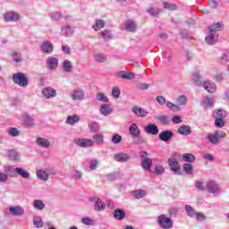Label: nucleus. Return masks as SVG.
Returning <instances> with one entry per match:
<instances>
[{
  "label": "nucleus",
  "mask_w": 229,
  "mask_h": 229,
  "mask_svg": "<svg viewBox=\"0 0 229 229\" xmlns=\"http://www.w3.org/2000/svg\"><path fill=\"white\" fill-rule=\"evenodd\" d=\"M106 178L109 182H114L116 178H119V174L117 172L108 174L106 175Z\"/></svg>",
  "instance_id": "nucleus-58"
},
{
  "label": "nucleus",
  "mask_w": 229,
  "mask_h": 229,
  "mask_svg": "<svg viewBox=\"0 0 229 229\" xmlns=\"http://www.w3.org/2000/svg\"><path fill=\"white\" fill-rule=\"evenodd\" d=\"M203 105H205V106H214V99L206 97L203 100Z\"/></svg>",
  "instance_id": "nucleus-61"
},
{
  "label": "nucleus",
  "mask_w": 229,
  "mask_h": 229,
  "mask_svg": "<svg viewBox=\"0 0 229 229\" xmlns=\"http://www.w3.org/2000/svg\"><path fill=\"white\" fill-rule=\"evenodd\" d=\"M90 201L94 203V210H96V212H103V210L106 208L105 203L98 197L90 199Z\"/></svg>",
  "instance_id": "nucleus-7"
},
{
  "label": "nucleus",
  "mask_w": 229,
  "mask_h": 229,
  "mask_svg": "<svg viewBox=\"0 0 229 229\" xmlns=\"http://www.w3.org/2000/svg\"><path fill=\"white\" fill-rule=\"evenodd\" d=\"M47 64L49 71H56L58 69V58L48 57L47 59Z\"/></svg>",
  "instance_id": "nucleus-17"
},
{
  "label": "nucleus",
  "mask_w": 229,
  "mask_h": 229,
  "mask_svg": "<svg viewBox=\"0 0 229 229\" xmlns=\"http://www.w3.org/2000/svg\"><path fill=\"white\" fill-rule=\"evenodd\" d=\"M21 119L25 128H33L35 125V119L28 113H23L21 116Z\"/></svg>",
  "instance_id": "nucleus-5"
},
{
  "label": "nucleus",
  "mask_w": 229,
  "mask_h": 229,
  "mask_svg": "<svg viewBox=\"0 0 229 229\" xmlns=\"http://www.w3.org/2000/svg\"><path fill=\"white\" fill-rule=\"evenodd\" d=\"M184 208H185L187 216H189L190 217L196 216V211L194 210V208H192V207H191L189 205H185Z\"/></svg>",
  "instance_id": "nucleus-49"
},
{
  "label": "nucleus",
  "mask_w": 229,
  "mask_h": 229,
  "mask_svg": "<svg viewBox=\"0 0 229 229\" xmlns=\"http://www.w3.org/2000/svg\"><path fill=\"white\" fill-rule=\"evenodd\" d=\"M74 33V29L71 27L70 25H64L61 28V35H66L68 37H71Z\"/></svg>",
  "instance_id": "nucleus-33"
},
{
  "label": "nucleus",
  "mask_w": 229,
  "mask_h": 229,
  "mask_svg": "<svg viewBox=\"0 0 229 229\" xmlns=\"http://www.w3.org/2000/svg\"><path fill=\"white\" fill-rule=\"evenodd\" d=\"M226 115H227L226 111L223 109H215L213 112L214 119H225Z\"/></svg>",
  "instance_id": "nucleus-32"
},
{
  "label": "nucleus",
  "mask_w": 229,
  "mask_h": 229,
  "mask_svg": "<svg viewBox=\"0 0 229 229\" xmlns=\"http://www.w3.org/2000/svg\"><path fill=\"white\" fill-rule=\"evenodd\" d=\"M8 158L13 162H19L21 160V155L17 152V149L8 150Z\"/></svg>",
  "instance_id": "nucleus-23"
},
{
  "label": "nucleus",
  "mask_w": 229,
  "mask_h": 229,
  "mask_svg": "<svg viewBox=\"0 0 229 229\" xmlns=\"http://www.w3.org/2000/svg\"><path fill=\"white\" fill-rule=\"evenodd\" d=\"M76 123H80V116L77 114L69 115L66 119V124H70L71 126H73Z\"/></svg>",
  "instance_id": "nucleus-40"
},
{
  "label": "nucleus",
  "mask_w": 229,
  "mask_h": 229,
  "mask_svg": "<svg viewBox=\"0 0 229 229\" xmlns=\"http://www.w3.org/2000/svg\"><path fill=\"white\" fill-rule=\"evenodd\" d=\"M8 134L11 137H19L21 135V131L15 127H11L8 131Z\"/></svg>",
  "instance_id": "nucleus-53"
},
{
  "label": "nucleus",
  "mask_w": 229,
  "mask_h": 229,
  "mask_svg": "<svg viewBox=\"0 0 229 229\" xmlns=\"http://www.w3.org/2000/svg\"><path fill=\"white\" fill-rule=\"evenodd\" d=\"M130 158H131V157L127 153H117L114 156V160H115V162L125 163L128 162Z\"/></svg>",
  "instance_id": "nucleus-18"
},
{
  "label": "nucleus",
  "mask_w": 229,
  "mask_h": 229,
  "mask_svg": "<svg viewBox=\"0 0 229 229\" xmlns=\"http://www.w3.org/2000/svg\"><path fill=\"white\" fill-rule=\"evenodd\" d=\"M99 113L101 115H104V117H108V115L114 113V107L108 104H103L99 108Z\"/></svg>",
  "instance_id": "nucleus-11"
},
{
  "label": "nucleus",
  "mask_w": 229,
  "mask_h": 229,
  "mask_svg": "<svg viewBox=\"0 0 229 229\" xmlns=\"http://www.w3.org/2000/svg\"><path fill=\"white\" fill-rule=\"evenodd\" d=\"M98 144V146H103L105 144V136L103 133H97L93 135V143Z\"/></svg>",
  "instance_id": "nucleus-30"
},
{
  "label": "nucleus",
  "mask_w": 229,
  "mask_h": 229,
  "mask_svg": "<svg viewBox=\"0 0 229 229\" xmlns=\"http://www.w3.org/2000/svg\"><path fill=\"white\" fill-rule=\"evenodd\" d=\"M9 212L11 216H16L20 217L21 216H24V208L21 206H11L9 207Z\"/></svg>",
  "instance_id": "nucleus-12"
},
{
  "label": "nucleus",
  "mask_w": 229,
  "mask_h": 229,
  "mask_svg": "<svg viewBox=\"0 0 229 229\" xmlns=\"http://www.w3.org/2000/svg\"><path fill=\"white\" fill-rule=\"evenodd\" d=\"M207 44L214 45L217 42V35L214 32H209V34L205 38Z\"/></svg>",
  "instance_id": "nucleus-35"
},
{
  "label": "nucleus",
  "mask_w": 229,
  "mask_h": 229,
  "mask_svg": "<svg viewBox=\"0 0 229 229\" xmlns=\"http://www.w3.org/2000/svg\"><path fill=\"white\" fill-rule=\"evenodd\" d=\"M95 31H99L102 28H105V21L103 20H97L96 24L92 26Z\"/></svg>",
  "instance_id": "nucleus-45"
},
{
  "label": "nucleus",
  "mask_w": 229,
  "mask_h": 229,
  "mask_svg": "<svg viewBox=\"0 0 229 229\" xmlns=\"http://www.w3.org/2000/svg\"><path fill=\"white\" fill-rule=\"evenodd\" d=\"M165 172V169L164 168V166H162V165H157L155 166L156 174H164Z\"/></svg>",
  "instance_id": "nucleus-62"
},
{
  "label": "nucleus",
  "mask_w": 229,
  "mask_h": 229,
  "mask_svg": "<svg viewBox=\"0 0 229 229\" xmlns=\"http://www.w3.org/2000/svg\"><path fill=\"white\" fill-rule=\"evenodd\" d=\"M16 174H18L21 178H24L25 180H30V178H31V174H30V172L22 167H17Z\"/></svg>",
  "instance_id": "nucleus-29"
},
{
  "label": "nucleus",
  "mask_w": 229,
  "mask_h": 229,
  "mask_svg": "<svg viewBox=\"0 0 229 229\" xmlns=\"http://www.w3.org/2000/svg\"><path fill=\"white\" fill-rule=\"evenodd\" d=\"M122 141H123V136H121L117 133L113 135V137L111 139V142H113V144H119Z\"/></svg>",
  "instance_id": "nucleus-55"
},
{
  "label": "nucleus",
  "mask_w": 229,
  "mask_h": 229,
  "mask_svg": "<svg viewBox=\"0 0 229 229\" xmlns=\"http://www.w3.org/2000/svg\"><path fill=\"white\" fill-rule=\"evenodd\" d=\"M223 28H225V25L221 22H217L209 26L208 30L210 33H216V31H222Z\"/></svg>",
  "instance_id": "nucleus-36"
},
{
  "label": "nucleus",
  "mask_w": 229,
  "mask_h": 229,
  "mask_svg": "<svg viewBox=\"0 0 229 229\" xmlns=\"http://www.w3.org/2000/svg\"><path fill=\"white\" fill-rule=\"evenodd\" d=\"M148 13L149 15H151L152 17H157V16H158V13H160V9L155 8V7H150V8L148 10Z\"/></svg>",
  "instance_id": "nucleus-56"
},
{
  "label": "nucleus",
  "mask_w": 229,
  "mask_h": 229,
  "mask_svg": "<svg viewBox=\"0 0 229 229\" xmlns=\"http://www.w3.org/2000/svg\"><path fill=\"white\" fill-rule=\"evenodd\" d=\"M216 128H223L225 126V118L215 119Z\"/></svg>",
  "instance_id": "nucleus-60"
},
{
  "label": "nucleus",
  "mask_w": 229,
  "mask_h": 229,
  "mask_svg": "<svg viewBox=\"0 0 229 229\" xmlns=\"http://www.w3.org/2000/svg\"><path fill=\"white\" fill-rule=\"evenodd\" d=\"M4 171L7 176L10 178H15L17 176V167L13 165H7L4 167Z\"/></svg>",
  "instance_id": "nucleus-24"
},
{
  "label": "nucleus",
  "mask_w": 229,
  "mask_h": 229,
  "mask_svg": "<svg viewBox=\"0 0 229 229\" xmlns=\"http://www.w3.org/2000/svg\"><path fill=\"white\" fill-rule=\"evenodd\" d=\"M206 190L209 194H217L221 191V185L216 181H209L206 183Z\"/></svg>",
  "instance_id": "nucleus-4"
},
{
  "label": "nucleus",
  "mask_w": 229,
  "mask_h": 229,
  "mask_svg": "<svg viewBox=\"0 0 229 229\" xmlns=\"http://www.w3.org/2000/svg\"><path fill=\"white\" fill-rule=\"evenodd\" d=\"M74 142L81 148H90L94 146V140L89 139H77L74 140Z\"/></svg>",
  "instance_id": "nucleus-10"
},
{
  "label": "nucleus",
  "mask_w": 229,
  "mask_h": 229,
  "mask_svg": "<svg viewBox=\"0 0 229 229\" xmlns=\"http://www.w3.org/2000/svg\"><path fill=\"white\" fill-rule=\"evenodd\" d=\"M183 171L186 174H192L194 168H192V165L186 163L183 165Z\"/></svg>",
  "instance_id": "nucleus-54"
},
{
  "label": "nucleus",
  "mask_w": 229,
  "mask_h": 229,
  "mask_svg": "<svg viewBox=\"0 0 229 229\" xmlns=\"http://www.w3.org/2000/svg\"><path fill=\"white\" fill-rule=\"evenodd\" d=\"M191 80L194 81L195 85L200 86L201 85V75H199V71H195L191 75Z\"/></svg>",
  "instance_id": "nucleus-39"
},
{
  "label": "nucleus",
  "mask_w": 229,
  "mask_h": 229,
  "mask_svg": "<svg viewBox=\"0 0 229 229\" xmlns=\"http://www.w3.org/2000/svg\"><path fill=\"white\" fill-rule=\"evenodd\" d=\"M157 224L163 229H171L174 225L173 219H171V217H167L165 215H160L157 217Z\"/></svg>",
  "instance_id": "nucleus-3"
},
{
  "label": "nucleus",
  "mask_w": 229,
  "mask_h": 229,
  "mask_svg": "<svg viewBox=\"0 0 229 229\" xmlns=\"http://www.w3.org/2000/svg\"><path fill=\"white\" fill-rule=\"evenodd\" d=\"M225 138H226V132L221 130H216L213 133H209L207 136L208 142H210V144H213L214 146H217V144H219L220 139H225Z\"/></svg>",
  "instance_id": "nucleus-1"
},
{
  "label": "nucleus",
  "mask_w": 229,
  "mask_h": 229,
  "mask_svg": "<svg viewBox=\"0 0 229 229\" xmlns=\"http://www.w3.org/2000/svg\"><path fill=\"white\" fill-rule=\"evenodd\" d=\"M174 137V133L172 131H163L159 133V140L163 142H168Z\"/></svg>",
  "instance_id": "nucleus-14"
},
{
  "label": "nucleus",
  "mask_w": 229,
  "mask_h": 229,
  "mask_svg": "<svg viewBox=\"0 0 229 229\" xmlns=\"http://www.w3.org/2000/svg\"><path fill=\"white\" fill-rule=\"evenodd\" d=\"M49 17H50V19H51L52 21H60V19H62L63 14H62V13H60V12H55V13H51L49 14Z\"/></svg>",
  "instance_id": "nucleus-52"
},
{
  "label": "nucleus",
  "mask_w": 229,
  "mask_h": 229,
  "mask_svg": "<svg viewBox=\"0 0 229 229\" xmlns=\"http://www.w3.org/2000/svg\"><path fill=\"white\" fill-rule=\"evenodd\" d=\"M182 158L183 162H189L190 164H192V162H196V157L191 153L182 155Z\"/></svg>",
  "instance_id": "nucleus-41"
},
{
  "label": "nucleus",
  "mask_w": 229,
  "mask_h": 229,
  "mask_svg": "<svg viewBox=\"0 0 229 229\" xmlns=\"http://www.w3.org/2000/svg\"><path fill=\"white\" fill-rule=\"evenodd\" d=\"M36 175L38 180H42L43 182H47V180H49V174L47 173V171L38 170L36 172Z\"/></svg>",
  "instance_id": "nucleus-31"
},
{
  "label": "nucleus",
  "mask_w": 229,
  "mask_h": 229,
  "mask_svg": "<svg viewBox=\"0 0 229 229\" xmlns=\"http://www.w3.org/2000/svg\"><path fill=\"white\" fill-rule=\"evenodd\" d=\"M145 132L148 135H158V126L154 123H149L144 127Z\"/></svg>",
  "instance_id": "nucleus-19"
},
{
  "label": "nucleus",
  "mask_w": 229,
  "mask_h": 229,
  "mask_svg": "<svg viewBox=\"0 0 229 229\" xmlns=\"http://www.w3.org/2000/svg\"><path fill=\"white\" fill-rule=\"evenodd\" d=\"M89 128H90V131L92 133H96V132L99 131V123L97 122H93L89 125Z\"/></svg>",
  "instance_id": "nucleus-57"
},
{
  "label": "nucleus",
  "mask_w": 229,
  "mask_h": 229,
  "mask_svg": "<svg viewBox=\"0 0 229 229\" xmlns=\"http://www.w3.org/2000/svg\"><path fill=\"white\" fill-rule=\"evenodd\" d=\"M13 81L15 85H19V87H28V78H26V75L22 72L13 73Z\"/></svg>",
  "instance_id": "nucleus-2"
},
{
  "label": "nucleus",
  "mask_w": 229,
  "mask_h": 229,
  "mask_svg": "<svg viewBox=\"0 0 229 229\" xmlns=\"http://www.w3.org/2000/svg\"><path fill=\"white\" fill-rule=\"evenodd\" d=\"M131 112L133 113L134 115H137L138 117H148L149 114L146 109L139 106H134L131 108Z\"/></svg>",
  "instance_id": "nucleus-13"
},
{
  "label": "nucleus",
  "mask_w": 229,
  "mask_h": 229,
  "mask_svg": "<svg viewBox=\"0 0 229 229\" xmlns=\"http://www.w3.org/2000/svg\"><path fill=\"white\" fill-rule=\"evenodd\" d=\"M164 8H165L166 10H177L178 7L176 6V4H169L167 2L164 3Z\"/></svg>",
  "instance_id": "nucleus-63"
},
{
  "label": "nucleus",
  "mask_w": 229,
  "mask_h": 229,
  "mask_svg": "<svg viewBox=\"0 0 229 229\" xmlns=\"http://www.w3.org/2000/svg\"><path fill=\"white\" fill-rule=\"evenodd\" d=\"M64 72H72V63L69 60H64L62 64Z\"/></svg>",
  "instance_id": "nucleus-38"
},
{
  "label": "nucleus",
  "mask_w": 229,
  "mask_h": 229,
  "mask_svg": "<svg viewBox=\"0 0 229 229\" xmlns=\"http://www.w3.org/2000/svg\"><path fill=\"white\" fill-rule=\"evenodd\" d=\"M96 98L97 101H101L102 103H110L108 98L103 93H98Z\"/></svg>",
  "instance_id": "nucleus-50"
},
{
  "label": "nucleus",
  "mask_w": 229,
  "mask_h": 229,
  "mask_svg": "<svg viewBox=\"0 0 229 229\" xmlns=\"http://www.w3.org/2000/svg\"><path fill=\"white\" fill-rule=\"evenodd\" d=\"M42 94H43V96H45V98H47V99H49L51 98L56 97V90H55L51 87H47V88L43 89Z\"/></svg>",
  "instance_id": "nucleus-21"
},
{
  "label": "nucleus",
  "mask_w": 229,
  "mask_h": 229,
  "mask_svg": "<svg viewBox=\"0 0 229 229\" xmlns=\"http://www.w3.org/2000/svg\"><path fill=\"white\" fill-rule=\"evenodd\" d=\"M187 101H188L187 96L180 95L176 98L177 108L180 110V106H185V105H187Z\"/></svg>",
  "instance_id": "nucleus-34"
},
{
  "label": "nucleus",
  "mask_w": 229,
  "mask_h": 229,
  "mask_svg": "<svg viewBox=\"0 0 229 229\" xmlns=\"http://www.w3.org/2000/svg\"><path fill=\"white\" fill-rule=\"evenodd\" d=\"M81 221L82 225H86V226H94V225H96V221L90 217H83Z\"/></svg>",
  "instance_id": "nucleus-47"
},
{
  "label": "nucleus",
  "mask_w": 229,
  "mask_h": 229,
  "mask_svg": "<svg viewBox=\"0 0 229 229\" xmlns=\"http://www.w3.org/2000/svg\"><path fill=\"white\" fill-rule=\"evenodd\" d=\"M94 58L98 64H105L106 62V55L105 54H97L94 55Z\"/></svg>",
  "instance_id": "nucleus-48"
},
{
  "label": "nucleus",
  "mask_w": 229,
  "mask_h": 229,
  "mask_svg": "<svg viewBox=\"0 0 229 229\" xmlns=\"http://www.w3.org/2000/svg\"><path fill=\"white\" fill-rule=\"evenodd\" d=\"M118 76L119 78H122V80H133V78H135V73L121 72Z\"/></svg>",
  "instance_id": "nucleus-42"
},
{
  "label": "nucleus",
  "mask_w": 229,
  "mask_h": 229,
  "mask_svg": "<svg viewBox=\"0 0 229 229\" xmlns=\"http://www.w3.org/2000/svg\"><path fill=\"white\" fill-rule=\"evenodd\" d=\"M37 146H39V148H44L45 149H47L51 146V141L46 138H38L36 140Z\"/></svg>",
  "instance_id": "nucleus-22"
},
{
  "label": "nucleus",
  "mask_w": 229,
  "mask_h": 229,
  "mask_svg": "<svg viewBox=\"0 0 229 229\" xmlns=\"http://www.w3.org/2000/svg\"><path fill=\"white\" fill-rule=\"evenodd\" d=\"M40 49L44 55H51L55 47L53 46V43H51V41L45 40L40 45Z\"/></svg>",
  "instance_id": "nucleus-8"
},
{
  "label": "nucleus",
  "mask_w": 229,
  "mask_h": 229,
  "mask_svg": "<svg viewBox=\"0 0 229 229\" xmlns=\"http://www.w3.org/2000/svg\"><path fill=\"white\" fill-rule=\"evenodd\" d=\"M140 165L145 171H151V167H153V159H142Z\"/></svg>",
  "instance_id": "nucleus-25"
},
{
  "label": "nucleus",
  "mask_w": 229,
  "mask_h": 229,
  "mask_svg": "<svg viewBox=\"0 0 229 229\" xmlns=\"http://www.w3.org/2000/svg\"><path fill=\"white\" fill-rule=\"evenodd\" d=\"M124 26L126 31H129V33H135L137 31V21L133 20H127Z\"/></svg>",
  "instance_id": "nucleus-15"
},
{
  "label": "nucleus",
  "mask_w": 229,
  "mask_h": 229,
  "mask_svg": "<svg viewBox=\"0 0 229 229\" xmlns=\"http://www.w3.org/2000/svg\"><path fill=\"white\" fill-rule=\"evenodd\" d=\"M129 133L133 139H139L140 137V129H139V125L137 123H132L129 127Z\"/></svg>",
  "instance_id": "nucleus-16"
},
{
  "label": "nucleus",
  "mask_w": 229,
  "mask_h": 229,
  "mask_svg": "<svg viewBox=\"0 0 229 229\" xmlns=\"http://www.w3.org/2000/svg\"><path fill=\"white\" fill-rule=\"evenodd\" d=\"M100 37L105 40V42H108V40H112L114 36H112V32L108 30H105L99 33Z\"/></svg>",
  "instance_id": "nucleus-37"
},
{
  "label": "nucleus",
  "mask_w": 229,
  "mask_h": 229,
  "mask_svg": "<svg viewBox=\"0 0 229 229\" xmlns=\"http://www.w3.org/2000/svg\"><path fill=\"white\" fill-rule=\"evenodd\" d=\"M112 96L114 99L119 98V96H121V89L118 87H114L112 89Z\"/></svg>",
  "instance_id": "nucleus-59"
},
{
  "label": "nucleus",
  "mask_w": 229,
  "mask_h": 229,
  "mask_svg": "<svg viewBox=\"0 0 229 229\" xmlns=\"http://www.w3.org/2000/svg\"><path fill=\"white\" fill-rule=\"evenodd\" d=\"M157 121H159V123H161V124H169L168 117L165 115L158 116Z\"/></svg>",
  "instance_id": "nucleus-64"
},
{
  "label": "nucleus",
  "mask_w": 229,
  "mask_h": 229,
  "mask_svg": "<svg viewBox=\"0 0 229 229\" xmlns=\"http://www.w3.org/2000/svg\"><path fill=\"white\" fill-rule=\"evenodd\" d=\"M70 98H72V101H83L85 99V90L77 88L72 91Z\"/></svg>",
  "instance_id": "nucleus-6"
},
{
  "label": "nucleus",
  "mask_w": 229,
  "mask_h": 229,
  "mask_svg": "<svg viewBox=\"0 0 229 229\" xmlns=\"http://www.w3.org/2000/svg\"><path fill=\"white\" fill-rule=\"evenodd\" d=\"M177 133L180 135H184V137H187L192 133V131L191 130V126L189 125H182L178 131Z\"/></svg>",
  "instance_id": "nucleus-26"
},
{
  "label": "nucleus",
  "mask_w": 229,
  "mask_h": 229,
  "mask_svg": "<svg viewBox=\"0 0 229 229\" xmlns=\"http://www.w3.org/2000/svg\"><path fill=\"white\" fill-rule=\"evenodd\" d=\"M168 165H170L171 171H173L174 174H180V163L174 157H171L168 159Z\"/></svg>",
  "instance_id": "nucleus-9"
},
{
  "label": "nucleus",
  "mask_w": 229,
  "mask_h": 229,
  "mask_svg": "<svg viewBox=\"0 0 229 229\" xmlns=\"http://www.w3.org/2000/svg\"><path fill=\"white\" fill-rule=\"evenodd\" d=\"M33 207L36 208V210H44V208H46V205L40 199H35L33 201Z\"/></svg>",
  "instance_id": "nucleus-43"
},
{
  "label": "nucleus",
  "mask_w": 229,
  "mask_h": 229,
  "mask_svg": "<svg viewBox=\"0 0 229 229\" xmlns=\"http://www.w3.org/2000/svg\"><path fill=\"white\" fill-rule=\"evenodd\" d=\"M218 60L223 65H225V64H228L229 53L228 52L223 53L221 57Z\"/></svg>",
  "instance_id": "nucleus-51"
},
{
  "label": "nucleus",
  "mask_w": 229,
  "mask_h": 229,
  "mask_svg": "<svg viewBox=\"0 0 229 229\" xmlns=\"http://www.w3.org/2000/svg\"><path fill=\"white\" fill-rule=\"evenodd\" d=\"M203 87H204L205 90L209 92V94H214V92H216V90H217V86L216 85V83H214L210 81H205L203 83Z\"/></svg>",
  "instance_id": "nucleus-20"
},
{
  "label": "nucleus",
  "mask_w": 229,
  "mask_h": 229,
  "mask_svg": "<svg viewBox=\"0 0 229 229\" xmlns=\"http://www.w3.org/2000/svg\"><path fill=\"white\" fill-rule=\"evenodd\" d=\"M147 192L144 190H137L133 191V196L136 199H140L146 196Z\"/></svg>",
  "instance_id": "nucleus-46"
},
{
  "label": "nucleus",
  "mask_w": 229,
  "mask_h": 229,
  "mask_svg": "<svg viewBox=\"0 0 229 229\" xmlns=\"http://www.w3.org/2000/svg\"><path fill=\"white\" fill-rule=\"evenodd\" d=\"M33 223L36 228H42V226H44V221H42L40 216H34Z\"/></svg>",
  "instance_id": "nucleus-44"
},
{
  "label": "nucleus",
  "mask_w": 229,
  "mask_h": 229,
  "mask_svg": "<svg viewBox=\"0 0 229 229\" xmlns=\"http://www.w3.org/2000/svg\"><path fill=\"white\" fill-rule=\"evenodd\" d=\"M4 20L6 21V22H17V21H19V14L15 13H6L4 14Z\"/></svg>",
  "instance_id": "nucleus-28"
},
{
  "label": "nucleus",
  "mask_w": 229,
  "mask_h": 229,
  "mask_svg": "<svg viewBox=\"0 0 229 229\" xmlns=\"http://www.w3.org/2000/svg\"><path fill=\"white\" fill-rule=\"evenodd\" d=\"M113 216L117 221H123L126 217V213L121 208H117L114 211Z\"/></svg>",
  "instance_id": "nucleus-27"
}]
</instances>
